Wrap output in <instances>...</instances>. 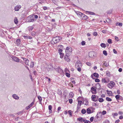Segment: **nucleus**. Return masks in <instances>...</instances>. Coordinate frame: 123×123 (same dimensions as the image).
Here are the masks:
<instances>
[{
    "label": "nucleus",
    "mask_w": 123,
    "mask_h": 123,
    "mask_svg": "<svg viewBox=\"0 0 123 123\" xmlns=\"http://www.w3.org/2000/svg\"><path fill=\"white\" fill-rule=\"evenodd\" d=\"M34 102H32L31 104L30 105H29V106L30 108L32 107V105H34Z\"/></svg>",
    "instance_id": "de8ad7c7"
},
{
    "label": "nucleus",
    "mask_w": 123,
    "mask_h": 123,
    "mask_svg": "<svg viewBox=\"0 0 123 123\" xmlns=\"http://www.w3.org/2000/svg\"><path fill=\"white\" fill-rule=\"evenodd\" d=\"M86 112V111L85 109H82L81 111V112L83 114H85Z\"/></svg>",
    "instance_id": "473e14b6"
},
{
    "label": "nucleus",
    "mask_w": 123,
    "mask_h": 123,
    "mask_svg": "<svg viewBox=\"0 0 123 123\" xmlns=\"http://www.w3.org/2000/svg\"><path fill=\"white\" fill-rule=\"evenodd\" d=\"M34 65V64L33 62H31L30 64V67L31 68H33V67Z\"/></svg>",
    "instance_id": "ea45409f"
},
{
    "label": "nucleus",
    "mask_w": 123,
    "mask_h": 123,
    "mask_svg": "<svg viewBox=\"0 0 123 123\" xmlns=\"http://www.w3.org/2000/svg\"><path fill=\"white\" fill-rule=\"evenodd\" d=\"M24 112V110H23L22 111L18 112L15 113V114H17L18 115H19L20 114H22Z\"/></svg>",
    "instance_id": "412c9836"
},
{
    "label": "nucleus",
    "mask_w": 123,
    "mask_h": 123,
    "mask_svg": "<svg viewBox=\"0 0 123 123\" xmlns=\"http://www.w3.org/2000/svg\"><path fill=\"white\" fill-rule=\"evenodd\" d=\"M98 74L96 73H94L93 74H92L91 76V77L93 79H95V78H94V76L96 77L97 78H98Z\"/></svg>",
    "instance_id": "9b49d317"
},
{
    "label": "nucleus",
    "mask_w": 123,
    "mask_h": 123,
    "mask_svg": "<svg viewBox=\"0 0 123 123\" xmlns=\"http://www.w3.org/2000/svg\"><path fill=\"white\" fill-rule=\"evenodd\" d=\"M38 98L39 100V101L41 102L42 100V99L41 97L40 96H38Z\"/></svg>",
    "instance_id": "4c0bfd02"
},
{
    "label": "nucleus",
    "mask_w": 123,
    "mask_h": 123,
    "mask_svg": "<svg viewBox=\"0 0 123 123\" xmlns=\"http://www.w3.org/2000/svg\"><path fill=\"white\" fill-rule=\"evenodd\" d=\"M96 87L94 86H93L91 88V91L92 94H96L97 93L96 90Z\"/></svg>",
    "instance_id": "0eeeda50"
},
{
    "label": "nucleus",
    "mask_w": 123,
    "mask_h": 123,
    "mask_svg": "<svg viewBox=\"0 0 123 123\" xmlns=\"http://www.w3.org/2000/svg\"><path fill=\"white\" fill-rule=\"evenodd\" d=\"M68 113L71 116H72V113H71V111L70 110H69L68 111Z\"/></svg>",
    "instance_id": "69168bd1"
},
{
    "label": "nucleus",
    "mask_w": 123,
    "mask_h": 123,
    "mask_svg": "<svg viewBox=\"0 0 123 123\" xmlns=\"http://www.w3.org/2000/svg\"><path fill=\"white\" fill-rule=\"evenodd\" d=\"M62 39L61 37L57 36L53 37L51 41L52 43L53 44L57 43Z\"/></svg>",
    "instance_id": "f257e3e1"
},
{
    "label": "nucleus",
    "mask_w": 123,
    "mask_h": 123,
    "mask_svg": "<svg viewBox=\"0 0 123 123\" xmlns=\"http://www.w3.org/2000/svg\"><path fill=\"white\" fill-rule=\"evenodd\" d=\"M21 58L23 59L24 61H25V64L26 65L29 66L28 63L29 61V60L27 58H25L22 57Z\"/></svg>",
    "instance_id": "f8f14e48"
},
{
    "label": "nucleus",
    "mask_w": 123,
    "mask_h": 123,
    "mask_svg": "<svg viewBox=\"0 0 123 123\" xmlns=\"http://www.w3.org/2000/svg\"><path fill=\"white\" fill-rule=\"evenodd\" d=\"M100 46L102 48H105L106 47V44L104 43H101L100 44Z\"/></svg>",
    "instance_id": "a878e982"
},
{
    "label": "nucleus",
    "mask_w": 123,
    "mask_h": 123,
    "mask_svg": "<svg viewBox=\"0 0 123 123\" xmlns=\"http://www.w3.org/2000/svg\"><path fill=\"white\" fill-rule=\"evenodd\" d=\"M110 83L112 85H115V83L113 81H110Z\"/></svg>",
    "instance_id": "bf43d9fd"
},
{
    "label": "nucleus",
    "mask_w": 123,
    "mask_h": 123,
    "mask_svg": "<svg viewBox=\"0 0 123 123\" xmlns=\"http://www.w3.org/2000/svg\"><path fill=\"white\" fill-rule=\"evenodd\" d=\"M21 42L20 39H18L16 40L15 43L16 44L17 46H20L21 45Z\"/></svg>",
    "instance_id": "ddd939ff"
},
{
    "label": "nucleus",
    "mask_w": 123,
    "mask_h": 123,
    "mask_svg": "<svg viewBox=\"0 0 123 123\" xmlns=\"http://www.w3.org/2000/svg\"><path fill=\"white\" fill-rule=\"evenodd\" d=\"M107 42L109 44H111L112 43V40L111 39H108V40Z\"/></svg>",
    "instance_id": "a18cd8bd"
},
{
    "label": "nucleus",
    "mask_w": 123,
    "mask_h": 123,
    "mask_svg": "<svg viewBox=\"0 0 123 123\" xmlns=\"http://www.w3.org/2000/svg\"><path fill=\"white\" fill-rule=\"evenodd\" d=\"M21 6L20 5H17L14 8V10L15 11H18L21 8Z\"/></svg>",
    "instance_id": "1a4fd4ad"
},
{
    "label": "nucleus",
    "mask_w": 123,
    "mask_h": 123,
    "mask_svg": "<svg viewBox=\"0 0 123 123\" xmlns=\"http://www.w3.org/2000/svg\"><path fill=\"white\" fill-rule=\"evenodd\" d=\"M49 109V110H51L52 109V106L51 105H49L48 107Z\"/></svg>",
    "instance_id": "338daca9"
},
{
    "label": "nucleus",
    "mask_w": 123,
    "mask_h": 123,
    "mask_svg": "<svg viewBox=\"0 0 123 123\" xmlns=\"http://www.w3.org/2000/svg\"><path fill=\"white\" fill-rule=\"evenodd\" d=\"M103 54L105 56L107 55V54L106 51L104 50L103 52Z\"/></svg>",
    "instance_id": "79ce46f5"
},
{
    "label": "nucleus",
    "mask_w": 123,
    "mask_h": 123,
    "mask_svg": "<svg viewBox=\"0 0 123 123\" xmlns=\"http://www.w3.org/2000/svg\"><path fill=\"white\" fill-rule=\"evenodd\" d=\"M94 52H90L89 53V56L90 57H92L94 56Z\"/></svg>",
    "instance_id": "f3484780"
},
{
    "label": "nucleus",
    "mask_w": 123,
    "mask_h": 123,
    "mask_svg": "<svg viewBox=\"0 0 123 123\" xmlns=\"http://www.w3.org/2000/svg\"><path fill=\"white\" fill-rule=\"evenodd\" d=\"M116 25L122 26V23L117 22L116 23Z\"/></svg>",
    "instance_id": "c756f323"
},
{
    "label": "nucleus",
    "mask_w": 123,
    "mask_h": 123,
    "mask_svg": "<svg viewBox=\"0 0 123 123\" xmlns=\"http://www.w3.org/2000/svg\"><path fill=\"white\" fill-rule=\"evenodd\" d=\"M66 76L68 77H69L70 76V75L69 74L67 73H66L65 74Z\"/></svg>",
    "instance_id": "49530a36"
},
{
    "label": "nucleus",
    "mask_w": 123,
    "mask_h": 123,
    "mask_svg": "<svg viewBox=\"0 0 123 123\" xmlns=\"http://www.w3.org/2000/svg\"><path fill=\"white\" fill-rule=\"evenodd\" d=\"M69 102L70 104H72L73 102V100L72 99H70L69 100Z\"/></svg>",
    "instance_id": "052dcab7"
},
{
    "label": "nucleus",
    "mask_w": 123,
    "mask_h": 123,
    "mask_svg": "<svg viewBox=\"0 0 123 123\" xmlns=\"http://www.w3.org/2000/svg\"><path fill=\"white\" fill-rule=\"evenodd\" d=\"M86 111L87 114H90L92 113V112L91 111L90 109L89 108H88L87 109Z\"/></svg>",
    "instance_id": "6ab92c4d"
},
{
    "label": "nucleus",
    "mask_w": 123,
    "mask_h": 123,
    "mask_svg": "<svg viewBox=\"0 0 123 123\" xmlns=\"http://www.w3.org/2000/svg\"><path fill=\"white\" fill-rule=\"evenodd\" d=\"M48 68H49V70H52L53 69V67L50 65H48Z\"/></svg>",
    "instance_id": "c03bdc74"
},
{
    "label": "nucleus",
    "mask_w": 123,
    "mask_h": 123,
    "mask_svg": "<svg viewBox=\"0 0 123 123\" xmlns=\"http://www.w3.org/2000/svg\"><path fill=\"white\" fill-rule=\"evenodd\" d=\"M78 119L79 121H80L81 122H84L85 121V120L84 119L81 117L80 118H78Z\"/></svg>",
    "instance_id": "b1692460"
},
{
    "label": "nucleus",
    "mask_w": 123,
    "mask_h": 123,
    "mask_svg": "<svg viewBox=\"0 0 123 123\" xmlns=\"http://www.w3.org/2000/svg\"><path fill=\"white\" fill-rule=\"evenodd\" d=\"M82 66V64L80 61L79 60L77 61L76 63L75 67L77 70L80 72L81 71V68Z\"/></svg>",
    "instance_id": "f03ea898"
},
{
    "label": "nucleus",
    "mask_w": 123,
    "mask_h": 123,
    "mask_svg": "<svg viewBox=\"0 0 123 123\" xmlns=\"http://www.w3.org/2000/svg\"><path fill=\"white\" fill-rule=\"evenodd\" d=\"M91 99L92 100L94 101L96 99V96L95 95H92L91 96Z\"/></svg>",
    "instance_id": "dca6fc26"
},
{
    "label": "nucleus",
    "mask_w": 123,
    "mask_h": 123,
    "mask_svg": "<svg viewBox=\"0 0 123 123\" xmlns=\"http://www.w3.org/2000/svg\"><path fill=\"white\" fill-rule=\"evenodd\" d=\"M108 87L110 88H112V86L111 85L110 83H108L107 85Z\"/></svg>",
    "instance_id": "a19ab883"
},
{
    "label": "nucleus",
    "mask_w": 123,
    "mask_h": 123,
    "mask_svg": "<svg viewBox=\"0 0 123 123\" xmlns=\"http://www.w3.org/2000/svg\"><path fill=\"white\" fill-rule=\"evenodd\" d=\"M71 81L73 83L75 84V82L74 80V79L73 78H71L70 79Z\"/></svg>",
    "instance_id": "c85d7f7f"
},
{
    "label": "nucleus",
    "mask_w": 123,
    "mask_h": 123,
    "mask_svg": "<svg viewBox=\"0 0 123 123\" xmlns=\"http://www.w3.org/2000/svg\"><path fill=\"white\" fill-rule=\"evenodd\" d=\"M35 21V20L33 17L32 15H31L29 16L27 18V21L28 22H34Z\"/></svg>",
    "instance_id": "7ed1b4c3"
},
{
    "label": "nucleus",
    "mask_w": 123,
    "mask_h": 123,
    "mask_svg": "<svg viewBox=\"0 0 123 123\" xmlns=\"http://www.w3.org/2000/svg\"><path fill=\"white\" fill-rule=\"evenodd\" d=\"M86 64L89 66H90L91 65V63L89 62H87L86 63Z\"/></svg>",
    "instance_id": "e2e57ef3"
},
{
    "label": "nucleus",
    "mask_w": 123,
    "mask_h": 123,
    "mask_svg": "<svg viewBox=\"0 0 123 123\" xmlns=\"http://www.w3.org/2000/svg\"><path fill=\"white\" fill-rule=\"evenodd\" d=\"M98 101L100 102H103L104 100L103 99L101 98H99L98 99Z\"/></svg>",
    "instance_id": "f704fd0d"
},
{
    "label": "nucleus",
    "mask_w": 123,
    "mask_h": 123,
    "mask_svg": "<svg viewBox=\"0 0 123 123\" xmlns=\"http://www.w3.org/2000/svg\"><path fill=\"white\" fill-rule=\"evenodd\" d=\"M71 48L70 47H66L65 50V52L66 53H67V52H68V51Z\"/></svg>",
    "instance_id": "72a5a7b5"
},
{
    "label": "nucleus",
    "mask_w": 123,
    "mask_h": 123,
    "mask_svg": "<svg viewBox=\"0 0 123 123\" xmlns=\"http://www.w3.org/2000/svg\"><path fill=\"white\" fill-rule=\"evenodd\" d=\"M84 122V123H91L89 121L87 120H85Z\"/></svg>",
    "instance_id": "13d9d810"
},
{
    "label": "nucleus",
    "mask_w": 123,
    "mask_h": 123,
    "mask_svg": "<svg viewBox=\"0 0 123 123\" xmlns=\"http://www.w3.org/2000/svg\"><path fill=\"white\" fill-rule=\"evenodd\" d=\"M69 53H66V55H65L64 57L65 60L67 62H70V59L69 58V56L70 55V53H71L70 51H69Z\"/></svg>",
    "instance_id": "20e7f679"
},
{
    "label": "nucleus",
    "mask_w": 123,
    "mask_h": 123,
    "mask_svg": "<svg viewBox=\"0 0 123 123\" xmlns=\"http://www.w3.org/2000/svg\"><path fill=\"white\" fill-rule=\"evenodd\" d=\"M58 48H61L62 49H63L64 46L63 45H59L58 46Z\"/></svg>",
    "instance_id": "864d4df0"
},
{
    "label": "nucleus",
    "mask_w": 123,
    "mask_h": 123,
    "mask_svg": "<svg viewBox=\"0 0 123 123\" xmlns=\"http://www.w3.org/2000/svg\"><path fill=\"white\" fill-rule=\"evenodd\" d=\"M11 58L14 61L17 62H19L20 59H18L17 57L16 56H12Z\"/></svg>",
    "instance_id": "6e6552de"
},
{
    "label": "nucleus",
    "mask_w": 123,
    "mask_h": 123,
    "mask_svg": "<svg viewBox=\"0 0 123 123\" xmlns=\"http://www.w3.org/2000/svg\"><path fill=\"white\" fill-rule=\"evenodd\" d=\"M109 80H108V81H107L105 79V78H103L102 79V82L103 83H107L109 82Z\"/></svg>",
    "instance_id": "4be33fe9"
},
{
    "label": "nucleus",
    "mask_w": 123,
    "mask_h": 123,
    "mask_svg": "<svg viewBox=\"0 0 123 123\" xmlns=\"http://www.w3.org/2000/svg\"><path fill=\"white\" fill-rule=\"evenodd\" d=\"M102 116L101 112H98L97 115H96L95 117L97 119L99 118V117H101Z\"/></svg>",
    "instance_id": "4468645a"
},
{
    "label": "nucleus",
    "mask_w": 123,
    "mask_h": 123,
    "mask_svg": "<svg viewBox=\"0 0 123 123\" xmlns=\"http://www.w3.org/2000/svg\"><path fill=\"white\" fill-rule=\"evenodd\" d=\"M14 22L16 24H17L18 22V19L17 18L15 17L14 19Z\"/></svg>",
    "instance_id": "2f4dec72"
},
{
    "label": "nucleus",
    "mask_w": 123,
    "mask_h": 123,
    "mask_svg": "<svg viewBox=\"0 0 123 123\" xmlns=\"http://www.w3.org/2000/svg\"><path fill=\"white\" fill-rule=\"evenodd\" d=\"M58 51H59V54H60V53H62V50L60 49V48H59V49Z\"/></svg>",
    "instance_id": "3c124183"
},
{
    "label": "nucleus",
    "mask_w": 123,
    "mask_h": 123,
    "mask_svg": "<svg viewBox=\"0 0 123 123\" xmlns=\"http://www.w3.org/2000/svg\"><path fill=\"white\" fill-rule=\"evenodd\" d=\"M69 95L70 96L73 97L74 96V94L72 92H70L69 93Z\"/></svg>",
    "instance_id": "4d7b16f0"
},
{
    "label": "nucleus",
    "mask_w": 123,
    "mask_h": 123,
    "mask_svg": "<svg viewBox=\"0 0 123 123\" xmlns=\"http://www.w3.org/2000/svg\"><path fill=\"white\" fill-rule=\"evenodd\" d=\"M33 27L32 26H29L28 28V30L30 32H31L33 29Z\"/></svg>",
    "instance_id": "a211bd4d"
},
{
    "label": "nucleus",
    "mask_w": 123,
    "mask_h": 123,
    "mask_svg": "<svg viewBox=\"0 0 123 123\" xmlns=\"http://www.w3.org/2000/svg\"><path fill=\"white\" fill-rule=\"evenodd\" d=\"M84 101H85L86 103L85 104V105H87L88 104L89 102L88 100L86 98H85L84 100Z\"/></svg>",
    "instance_id": "5701e85b"
},
{
    "label": "nucleus",
    "mask_w": 123,
    "mask_h": 123,
    "mask_svg": "<svg viewBox=\"0 0 123 123\" xmlns=\"http://www.w3.org/2000/svg\"><path fill=\"white\" fill-rule=\"evenodd\" d=\"M24 39H31L32 38V37L29 36H23Z\"/></svg>",
    "instance_id": "aec40b11"
},
{
    "label": "nucleus",
    "mask_w": 123,
    "mask_h": 123,
    "mask_svg": "<svg viewBox=\"0 0 123 123\" xmlns=\"http://www.w3.org/2000/svg\"><path fill=\"white\" fill-rule=\"evenodd\" d=\"M103 64L106 67H107L109 65V64L108 63H106L105 62Z\"/></svg>",
    "instance_id": "603ef678"
},
{
    "label": "nucleus",
    "mask_w": 123,
    "mask_h": 123,
    "mask_svg": "<svg viewBox=\"0 0 123 123\" xmlns=\"http://www.w3.org/2000/svg\"><path fill=\"white\" fill-rule=\"evenodd\" d=\"M36 33L34 31H33L31 33V35L33 36H34L36 34Z\"/></svg>",
    "instance_id": "e433bc0d"
},
{
    "label": "nucleus",
    "mask_w": 123,
    "mask_h": 123,
    "mask_svg": "<svg viewBox=\"0 0 123 123\" xmlns=\"http://www.w3.org/2000/svg\"><path fill=\"white\" fill-rule=\"evenodd\" d=\"M106 100L109 101H112V99L108 97H106Z\"/></svg>",
    "instance_id": "c9c22d12"
},
{
    "label": "nucleus",
    "mask_w": 123,
    "mask_h": 123,
    "mask_svg": "<svg viewBox=\"0 0 123 123\" xmlns=\"http://www.w3.org/2000/svg\"><path fill=\"white\" fill-rule=\"evenodd\" d=\"M77 14L80 17V16H81L82 13L80 12H76Z\"/></svg>",
    "instance_id": "58836bf2"
},
{
    "label": "nucleus",
    "mask_w": 123,
    "mask_h": 123,
    "mask_svg": "<svg viewBox=\"0 0 123 123\" xmlns=\"http://www.w3.org/2000/svg\"><path fill=\"white\" fill-rule=\"evenodd\" d=\"M60 57L61 58H62L64 56V54L63 53H62L60 54Z\"/></svg>",
    "instance_id": "37998d69"
},
{
    "label": "nucleus",
    "mask_w": 123,
    "mask_h": 123,
    "mask_svg": "<svg viewBox=\"0 0 123 123\" xmlns=\"http://www.w3.org/2000/svg\"><path fill=\"white\" fill-rule=\"evenodd\" d=\"M106 92H107L108 94H109L110 95H111V96L112 95L113 93L111 91L107 90L106 91Z\"/></svg>",
    "instance_id": "393cba45"
},
{
    "label": "nucleus",
    "mask_w": 123,
    "mask_h": 123,
    "mask_svg": "<svg viewBox=\"0 0 123 123\" xmlns=\"http://www.w3.org/2000/svg\"><path fill=\"white\" fill-rule=\"evenodd\" d=\"M98 34V33L97 32H94L93 33V35L94 36H97Z\"/></svg>",
    "instance_id": "8fccbe9b"
},
{
    "label": "nucleus",
    "mask_w": 123,
    "mask_h": 123,
    "mask_svg": "<svg viewBox=\"0 0 123 123\" xmlns=\"http://www.w3.org/2000/svg\"><path fill=\"white\" fill-rule=\"evenodd\" d=\"M80 17L81 19L84 20L87 19L88 18V16L83 13L82 14L81 16H80Z\"/></svg>",
    "instance_id": "9d476101"
},
{
    "label": "nucleus",
    "mask_w": 123,
    "mask_h": 123,
    "mask_svg": "<svg viewBox=\"0 0 123 123\" xmlns=\"http://www.w3.org/2000/svg\"><path fill=\"white\" fill-rule=\"evenodd\" d=\"M13 98L16 99L18 100L19 99V97L18 95L16 94H13L12 95Z\"/></svg>",
    "instance_id": "2eb2a0df"
},
{
    "label": "nucleus",
    "mask_w": 123,
    "mask_h": 123,
    "mask_svg": "<svg viewBox=\"0 0 123 123\" xmlns=\"http://www.w3.org/2000/svg\"><path fill=\"white\" fill-rule=\"evenodd\" d=\"M106 113V111H103L102 112V114L103 115H104ZM102 114V113H101Z\"/></svg>",
    "instance_id": "5fc2aeb1"
},
{
    "label": "nucleus",
    "mask_w": 123,
    "mask_h": 123,
    "mask_svg": "<svg viewBox=\"0 0 123 123\" xmlns=\"http://www.w3.org/2000/svg\"><path fill=\"white\" fill-rule=\"evenodd\" d=\"M55 70L57 72L59 73L62 74L63 73V71L60 68L58 67L57 68H55Z\"/></svg>",
    "instance_id": "423d86ee"
},
{
    "label": "nucleus",
    "mask_w": 123,
    "mask_h": 123,
    "mask_svg": "<svg viewBox=\"0 0 123 123\" xmlns=\"http://www.w3.org/2000/svg\"><path fill=\"white\" fill-rule=\"evenodd\" d=\"M82 103V102L81 101L78 100V104L77 105V110L76 111V112H78L80 111L81 106Z\"/></svg>",
    "instance_id": "39448f33"
},
{
    "label": "nucleus",
    "mask_w": 123,
    "mask_h": 123,
    "mask_svg": "<svg viewBox=\"0 0 123 123\" xmlns=\"http://www.w3.org/2000/svg\"><path fill=\"white\" fill-rule=\"evenodd\" d=\"M95 81L96 82H98L100 81V80L99 79H97L95 80Z\"/></svg>",
    "instance_id": "0e129e2a"
},
{
    "label": "nucleus",
    "mask_w": 123,
    "mask_h": 123,
    "mask_svg": "<svg viewBox=\"0 0 123 123\" xmlns=\"http://www.w3.org/2000/svg\"><path fill=\"white\" fill-rule=\"evenodd\" d=\"M106 74L107 76L110 77L111 76L110 73L108 71H107L106 72Z\"/></svg>",
    "instance_id": "bb28decb"
},
{
    "label": "nucleus",
    "mask_w": 123,
    "mask_h": 123,
    "mask_svg": "<svg viewBox=\"0 0 123 123\" xmlns=\"http://www.w3.org/2000/svg\"><path fill=\"white\" fill-rule=\"evenodd\" d=\"M110 122L108 120H106L105 121H104L103 123H109Z\"/></svg>",
    "instance_id": "09e8293b"
},
{
    "label": "nucleus",
    "mask_w": 123,
    "mask_h": 123,
    "mask_svg": "<svg viewBox=\"0 0 123 123\" xmlns=\"http://www.w3.org/2000/svg\"><path fill=\"white\" fill-rule=\"evenodd\" d=\"M86 12H87L88 13L91 14V15H95V13L93 12H89L88 11H86Z\"/></svg>",
    "instance_id": "7c9ffc66"
},
{
    "label": "nucleus",
    "mask_w": 123,
    "mask_h": 123,
    "mask_svg": "<svg viewBox=\"0 0 123 123\" xmlns=\"http://www.w3.org/2000/svg\"><path fill=\"white\" fill-rule=\"evenodd\" d=\"M113 51L114 53L115 54L117 53V52L115 49H113Z\"/></svg>",
    "instance_id": "774afa93"
},
{
    "label": "nucleus",
    "mask_w": 123,
    "mask_h": 123,
    "mask_svg": "<svg viewBox=\"0 0 123 123\" xmlns=\"http://www.w3.org/2000/svg\"><path fill=\"white\" fill-rule=\"evenodd\" d=\"M93 117H91L90 119V121L92 122L93 121Z\"/></svg>",
    "instance_id": "680f3d73"
},
{
    "label": "nucleus",
    "mask_w": 123,
    "mask_h": 123,
    "mask_svg": "<svg viewBox=\"0 0 123 123\" xmlns=\"http://www.w3.org/2000/svg\"><path fill=\"white\" fill-rule=\"evenodd\" d=\"M120 96L119 95H117L115 96V97L117 100L119 99Z\"/></svg>",
    "instance_id": "cd10ccee"
},
{
    "label": "nucleus",
    "mask_w": 123,
    "mask_h": 123,
    "mask_svg": "<svg viewBox=\"0 0 123 123\" xmlns=\"http://www.w3.org/2000/svg\"><path fill=\"white\" fill-rule=\"evenodd\" d=\"M81 43L82 45H85L86 42L85 41H83L81 42Z\"/></svg>",
    "instance_id": "6e6d98bb"
}]
</instances>
